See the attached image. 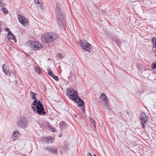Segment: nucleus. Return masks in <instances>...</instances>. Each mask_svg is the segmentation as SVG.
<instances>
[{
	"mask_svg": "<svg viewBox=\"0 0 156 156\" xmlns=\"http://www.w3.org/2000/svg\"><path fill=\"white\" fill-rule=\"evenodd\" d=\"M151 67L152 69H155L156 68V62H153Z\"/></svg>",
	"mask_w": 156,
	"mask_h": 156,
	"instance_id": "21",
	"label": "nucleus"
},
{
	"mask_svg": "<svg viewBox=\"0 0 156 156\" xmlns=\"http://www.w3.org/2000/svg\"><path fill=\"white\" fill-rule=\"evenodd\" d=\"M66 126V123L62 121L59 123V127L61 129H62Z\"/></svg>",
	"mask_w": 156,
	"mask_h": 156,
	"instance_id": "15",
	"label": "nucleus"
},
{
	"mask_svg": "<svg viewBox=\"0 0 156 156\" xmlns=\"http://www.w3.org/2000/svg\"><path fill=\"white\" fill-rule=\"evenodd\" d=\"M17 134L18 135H19V132L18 131L15 132L13 133L12 136V137L14 140H15V138L17 137Z\"/></svg>",
	"mask_w": 156,
	"mask_h": 156,
	"instance_id": "17",
	"label": "nucleus"
},
{
	"mask_svg": "<svg viewBox=\"0 0 156 156\" xmlns=\"http://www.w3.org/2000/svg\"><path fill=\"white\" fill-rule=\"evenodd\" d=\"M34 2L35 4L38 5V6L39 7L41 11H42L43 10V7L42 5V2L41 0H34Z\"/></svg>",
	"mask_w": 156,
	"mask_h": 156,
	"instance_id": "11",
	"label": "nucleus"
},
{
	"mask_svg": "<svg viewBox=\"0 0 156 156\" xmlns=\"http://www.w3.org/2000/svg\"><path fill=\"white\" fill-rule=\"evenodd\" d=\"M44 140H43V141H46L48 143H51L53 141V139L50 136H48L47 137H45L44 139Z\"/></svg>",
	"mask_w": 156,
	"mask_h": 156,
	"instance_id": "12",
	"label": "nucleus"
},
{
	"mask_svg": "<svg viewBox=\"0 0 156 156\" xmlns=\"http://www.w3.org/2000/svg\"><path fill=\"white\" fill-rule=\"evenodd\" d=\"M7 37L9 39H14L15 37V36L12 34L11 32L9 33Z\"/></svg>",
	"mask_w": 156,
	"mask_h": 156,
	"instance_id": "16",
	"label": "nucleus"
},
{
	"mask_svg": "<svg viewBox=\"0 0 156 156\" xmlns=\"http://www.w3.org/2000/svg\"><path fill=\"white\" fill-rule=\"evenodd\" d=\"M51 77L54 79L55 80L57 81L58 80V76H56L54 75L53 74V75H52Z\"/></svg>",
	"mask_w": 156,
	"mask_h": 156,
	"instance_id": "25",
	"label": "nucleus"
},
{
	"mask_svg": "<svg viewBox=\"0 0 156 156\" xmlns=\"http://www.w3.org/2000/svg\"><path fill=\"white\" fill-rule=\"evenodd\" d=\"M114 41H115L116 44L118 45V46L119 47H120V46L121 44V40L119 39H118L117 38V37H116L115 38V39H114Z\"/></svg>",
	"mask_w": 156,
	"mask_h": 156,
	"instance_id": "13",
	"label": "nucleus"
},
{
	"mask_svg": "<svg viewBox=\"0 0 156 156\" xmlns=\"http://www.w3.org/2000/svg\"><path fill=\"white\" fill-rule=\"evenodd\" d=\"M5 30L6 31H7L8 33L11 32L8 28H7V27L5 28Z\"/></svg>",
	"mask_w": 156,
	"mask_h": 156,
	"instance_id": "28",
	"label": "nucleus"
},
{
	"mask_svg": "<svg viewBox=\"0 0 156 156\" xmlns=\"http://www.w3.org/2000/svg\"><path fill=\"white\" fill-rule=\"evenodd\" d=\"M92 125H93L94 128L95 129H96V125H95V122L94 123L92 124Z\"/></svg>",
	"mask_w": 156,
	"mask_h": 156,
	"instance_id": "29",
	"label": "nucleus"
},
{
	"mask_svg": "<svg viewBox=\"0 0 156 156\" xmlns=\"http://www.w3.org/2000/svg\"><path fill=\"white\" fill-rule=\"evenodd\" d=\"M30 95L32 97V99H34L31 106L34 111L39 115H44L46 112L42 104L39 100L37 99L36 97L35 96V95H37V94L31 91Z\"/></svg>",
	"mask_w": 156,
	"mask_h": 156,
	"instance_id": "1",
	"label": "nucleus"
},
{
	"mask_svg": "<svg viewBox=\"0 0 156 156\" xmlns=\"http://www.w3.org/2000/svg\"><path fill=\"white\" fill-rule=\"evenodd\" d=\"M45 149L49 152H51L52 150V148L49 147H46L45 148Z\"/></svg>",
	"mask_w": 156,
	"mask_h": 156,
	"instance_id": "23",
	"label": "nucleus"
},
{
	"mask_svg": "<svg viewBox=\"0 0 156 156\" xmlns=\"http://www.w3.org/2000/svg\"><path fill=\"white\" fill-rule=\"evenodd\" d=\"M105 13H106V12H105L104 13V14H105Z\"/></svg>",
	"mask_w": 156,
	"mask_h": 156,
	"instance_id": "35",
	"label": "nucleus"
},
{
	"mask_svg": "<svg viewBox=\"0 0 156 156\" xmlns=\"http://www.w3.org/2000/svg\"><path fill=\"white\" fill-rule=\"evenodd\" d=\"M52 150L51 152L54 154H56L57 153V151L56 149V148L55 147H53L52 149Z\"/></svg>",
	"mask_w": 156,
	"mask_h": 156,
	"instance_id": "20",
	"label": "nucleus"
},
{
	"mask_svg": "<svg viewBox=\"0 0 156 156\" xmlns=\"http://www.w3.org/2000/svg\"><path fill=\"white\" fill-rule=\"evenodd\" d=\"M88 156H92V155L89 152L88 153Z\"/></svg>",
	"mask_w": 156,
	"mask_h": 156,
	"instance_id": "30",
	"label": "nucleus"
},
{
	"mask_svg": "<svg viewBox=\"0 0 156 156\" xmlns=\"http://www.w3.org/2000/svg\"><path fill=\"white\" fill-rule=\"evenodd\" d=\"M89 120L90 121V122L92 123V124L94 123L95 122L94 121V120L92 118L89 117Z\"/></svg>",
	"mask_w": 156,
	"mask_h": 156,
	"instance_id": "26",
	"label": "nucleus"
},
{
	"mask_svg": "<svg viewBox=\"0 0 156 156\" xmlns=\"http://www.w3.org/2000/svg\"><path fill=\"white\" fill-rule=\"evenodd\" d=\"M57 38V35L56 34L49 32L42 35L41 37V40L44 42H51L56 40Z\"/></svg>",
	"mask_w": 156,
	"mask_h": 156,
	"instance_id": "4",
	"label": "nucleus"
},
{
	"mask_svg": "<svg viewBox=\"0 0 156 156\" xmlns=\"http://www.w3.org/2000/svg\"><path fill=\"white\" fill-rule=\"evenodd\" d=\"M152 41L153 43V46L154 47H156V37L153 38Z\"/></svg>",
	"mask_w": 156,
	"mask_h": 156,
	"instance_id": "18",
	"label": "nucleus"
},
{
	"mask_svg": "<svg viewBox=\"0 0 156 156\" xmlns=\"http://www.w3.org/2000/svg\"><path fill=\"white\" fill-rule=\"evenodd\" d=\"M34 69H35V71L38 74H41V72L40 71V69H39V68L38 67H37L36 66H34Z\"/></svg>",
	"mask_w": 156,
	"mask_h": 156,
	"instance_id": "19",
	"label": "nucleus"
},
{
	"mask_svg": "<svg viewBox=\"0 0 156 156\" xmlns=\"http://www.w3.org/2000/svg\"><path fill=\"white\" fill-rule=\"evenodd\" d=\"M18 122L19 126L23 128H26L28 126L27 120L24 117H21Z\"/></svg>",
	"mask_w": 156,
	"mask_h": 156,
	"instance_id": "9",
	"label": "nucleus"
},
{
	"mask_svg": "<svg viewBox=\"0 0 156 156\" xmlns=\"http://www.w3.org/2000/svg\"><path fill=\"white\" fill-rule=\"evenodd\" d=\"M100 101L102 103L103 106H105L107 108L109 106V103L106 96L104 93H102L100 97Z\"/></svg>",
	"mask_w": 156,
	"mask_h": 156,
	"instance_id": "7",
	"label": "nucleus"
},
{
	"mask_svg": "<svg viewBox=\"0 0 156 156\" xmlns=\"http://www.w3.org/2000/svg\"><path fill=\"white\" fill-rule=\"evenodd\" d=\"M83 113H85V110H83Z\"/></svg>",
	"mask_w": 156,
	"mask_h": 156,
	"instance_id": "32",
	"label": "nucleus"
},
{
	"mask_svg": "<svg viewBox=\"0 0 156 156\" xmlns=\"http://www.w3.org/2000/svg\"><path fill=\"white\" fill-rule=\"evenodd\" d=\"M2 1L1 0H0V6H1V5H2Z\"/></svg>",
	"mask_w": 156,
	"mask_h": 156,
	"instance_id": "31",
	"label": "nucleus"
},
{
	"mask_svg": "<svg viewBox=\"0 0 156 156\" xmlns=\"http://www.w3.org/2000/svg\"><path fill=\"white\" fill-rule=\"evenodd\" d=\"M79 43L80 44L82 48L85 51L90 52L92 51V49L91 48V45L88 43L86 40H80Z\"/></svg>",
	"mask_w": 156,
	"mask_h": 156,
	"instance_id": "6",
	"label": "nucleus"
},
{
	"mask_svg": "<svg viewBox=\"0 0 156 156\" xmlns=\"http://www.w3.org/2000/svg\"><path fill=\"white\" fill-rule=\"evenodd\" d=\"M57 10H56V15L57 19L58 20L59 26L63 28L65 25V18L61 10V6L60 4L57 3L56 4Z\"/></svg>",
	"mask_w": 156,
	"mask_h": 156,
	"instance_id": "3",
	"label": "nucleus"
},
{
	"mask_svg": "<svg viewBox=\"0 0 156 156\" xmlns=\"http://www.w3.org/2000/svg\"><path fill=\"white\" fill-rule=\"evenodd\" d=\"M2 66L3 72L5 74H7L8 73L9 69H7L6 66L5 64H3Z\"/></svg>",
	"mask_w": 156,
	"mask_h": 156,
	"instance_id": "14",
	"label": "nucleus"
},
{
	"mask_svg": "<svg viewBox=\"0 0 156 156\" xmlns=\"http://www.w3.org/2000/svg\"><path fill=\"white\" fill-rule=\"evenodd\" d=\"M66 95L69 98L76 103L78 104V106H81L84 104V102L78 96L77 92L71 88H67L66 91Z\"/></svg>",
	"mask_w": 156,
	"mask_h": 156,
	"instance_id": "2",
	"label": "nucleus"
},
{
	"mask_svg": "<svg viewBox=\"0 0 156 156\" xmlns=\"http://www.w3.org/2000/svg\"><path fill=\"white\" fill-rule=\"evenodd\" d=\"M94 156H97L95 154H94Z\"/></svg>",
	"mask_w": 156,
	"mask_h": 156,
	"instance_id": "34",
	"label": "nucleus"
},
{
	"mask_svg": "<svg viewBox=\"0 0 156 156\" xmlns=\"http://www.w3.org/2000/svg\"><path fill=\"white\" fill-rule=\"evenodd\" d=\"M2 9L3 10V12L7 14L8 13V11L7 9L4 7H2Z\"/></svg>",
	"mask_w": 156,
	"mask_h": 156,
	"instance_id": "24",
	"label": "nucleus"
},
{
	"mask_svg": "<svg viewBox=\"0 0 156 156\" xmlns=\"http://www.w3.org/2000/svg\"><path fill=\"white\" fill-rule=\"evenodd\" d=\"M155 56L156 57V54L155 55Z\"/></svg>",
	"mask_w": 156,
	"mask_h": 156,
	"instance_id": "36",
	"label": "nucleus"
},
{
	"mask_svg": "<svg viewBox=\"0 0 156 156\" xmlns=\"http://www.w3.org/2000/svg\"><path fill=\"white\" fill-rule=\"evenodd\" d=\"M57 56L59 58L61 59H62L63 58V57L62 55L60 53L58 54L57 55Z\"/></svg>",
	"mask_w": 156,
	"mask_h": 156,
	"instance_id": "27",
	"label": "nucleus"
},
{
	"mask_svg": "<svg viewBox=\"0 0 156 156\" xmlns=\"http://www.w3.org/2000/svg\"><path fill=\"white\" fill-rule=\"evenodd\" d=\"M48 74L49 75L51 76H52V75H53V73L52 72L51 70V69H49L48 70Z\"/></svg>",
	"mask_w": 156,
	"mask_h": 156,
	"instance_id": "22",
	"label": "nucleus"
},
{
	"mask_svg": "<svg viewBox=\"0 0 156 156\" xmlns=\"http://www.w3.org/2000/svg\"><path fill=\"white\" fill-rule=\"evenodd\" d=\"M140 119L143 128L144 129L146 126L145 123L147 122L148 119V117L144 112H142L140 115Z\"/></svg>",
	"mask_w": 156,
	"mask_h": 156,
	"instance_id": "8",
	"label": "nucleus"
},
{
	"mask_svg": "<svg viewBox=\"0 0 156 156\" xmlns=\"http://www.w3.org/2000/svg\"><path fill=\"white\" fill-rule=\"evenodd\" d=\"M15 39H16L15 38V39H14V41H15V42H16V41H15Z\"/></svg>",
	"mask_w": 156,
	"mask_h": 156,
	"instance_id": "33",
	"label": "nucleus"
},
{
	"mask_svg": "<svg viewBox=\"0 0 156 156\" xmlns=\"http://www.w3.org/2000/svg\"><path fill=\"white\" fill-rule=\"evenodd\" d=\"M18 17L19 21L23 26L26 27L28 25V21L26 18L22 16L18 15Z\"/></svg>",
	"mask_w": 156,
	"mask_h": 156,
	"instance_id": "10",
	"label": "nucleus"
},
{
	"mask_svg": "<svg viewBox=\"0 0 156 156\" xmlns=\"http://www.w3.org/2000/svg\"><path fill=\"white\" fill-rule=\"evenodd\" d=\"M26 45L29 47L31 49L37 50H40L43 46L38 41H27L26 43Z\"/></svg>",
	"mask_w": 156,
	"mask_h": 156,
	"instance_id": "5",
	"label": "nucleus"
}]
</instances>
